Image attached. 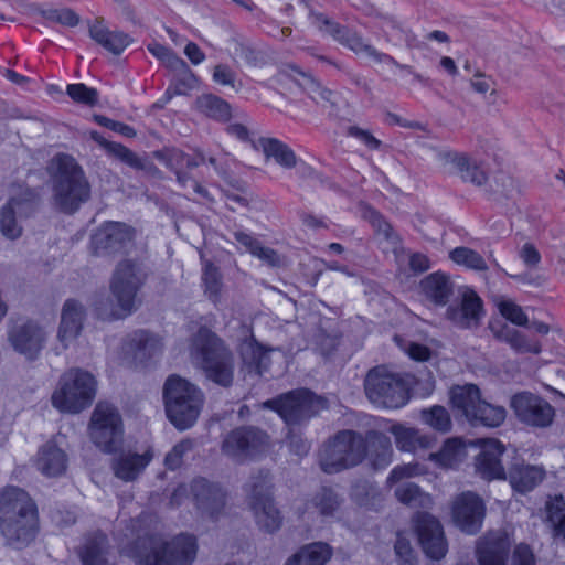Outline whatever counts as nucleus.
Wrapping results in <instances>:
<instances>
[{
    "label": "nucleus",
    "mask_w": 565,
    "mask_h": 565,
    "mask_svg": "<svg viewBox=\"0 0 565 565\" xmlns=\"http://www.w3.org/2000/svg\"><path fill=\"white\" fill-rule=\"evenodd\" d=\"M150 515L130 521L131 535L136 536L131 555L137 565H192L198 544L192 535L180 534L171 540L152 527Z\"/></svg>",
    "instance_id": "f257e3e1"
},
{
    "label": "nucleus",
    "mask_w": 565,
    "mask_h": 565,
    "mask_svg": "<svg viewBox=\"0 0 565 565\" xmlns=\"http://www.w3.org/2000/svg\"><path fill=\"white\" fill-rule=\"evenodd\" d=\"M52 189V205L64 214H74L90 199V184L82 167L68 154L53 157L46 166Z\"/></svg>",
    "instance_id": "f03ea898"
},
{
    "label": "nucleus",
    "mask_w": 565,
    "mask_h": 565,
    "mask_svg": "<svg viewBox=\"0 0 565 565\" xmlns=\"http://www.w3.org/2000/svg\"><path fill=\"white\" fill-rule=\"evenodd\" d=\"M142 265L131 259L120 262L110 280L113 299L102 298L96 311L103 320H117L129 316L136 309L137 295L146 280Z\"/></svg>",
    "instance_id": "7ed1b4c3"
},
{
    "label": "nucleus",
    "mask_w": 565,
    "mask_h": 565,
    "mask_svg": "<svg viewBox=\"0 0 565 565\" xmlns=\"http://www.w3.org/2000/svg\"><path fill=\"white\" fill-rule=\"evenodd\" d=\"M35 529V508L29 494L18 488L0 492V533L17 550L28 545Z\"/></svg>",
    "instance_id": "20e7f679"
},
{
    "label": "nucleus",
    "mask_w": 565,
    "mask_h": 565,
    "mask_svg": "<svg viewBox=\"0 0 565 565\" xmlns=\"http://www.w3.org/2000/svg\"><path fill=\"white\" fill-rule=\"evenodd\" d=\"M192 355L206 380L224 388L233 385L235 355L216 333L200 328L193 338Z\"/></svg>",
    "instance_id": "39448f33"
},
{
    "label": "nucleus",
    "mask_w": 565,
    "mask_h": 565,
    "mask_svg": "<svg viewBox=\"0 0 565 565\" xmlns=\"http://www.w3.org/2000/svg\"><path fill=\"white\" fill-rule=\"evenodd\" d=\"M166 414L172 425L184 430L198 419L204 404V394L194 384L179 375H170L163 385Z\"/></svg>",
    "instance_id": "423d86ee"
},
{
    "label": "nucleus",
    "mask_w": 565,
    "mask_h": 565,
    "mask_svg": "<svg viewBox=\"0 0 565 565\" xmlns=\"http://www.w3.org/2000/svg\"><path fill=\"white\" fill-rule=\"evenodd\" d=\"M366 441L361 433L351 429L338 431L324 443L319 457L321 469L337 473L360 465L366 459Z\"/></svg>",
    "instance_id": "0eeeda50"
},
{
    "label": "nucleus",
    "mask_w": 565,
    "mask_h": 565,
    "mask_svg": "<svg viewBox=\"0 0 565 565\" xmlns=\"http://www.w3.org/2000/svg\"><path fill=\"white\" fill-rule=\"evenodd\" d=\"M96 387L97 382L89 372L70 369L61 376L51 401L60 412L78 414L92 405Z\"/></svg>",
    "instance_id": "6e6552de"
},
{
    "label": "nucleus",
    "mask_w": 565,
    "mask_h": 565,
    "mask_svg": "<svg viewBox=\"0 0 565 565\" xmlns=\"http://www.w3.org/2000/svg\"><path fill=\"white\" fill-rule=\"evenodd\" d=\"M364 391L373 404L384 408H399L409 399L405 381L385 366H375L367 372Z\"/></svg>",
    "instance_id": "1a4fd4ad"
},
{
    "label": "nucleus",
    "mask_w": 565,
    "mask_h": 565,
    "mask_svg": "<svg viewBox=\"0 0 565 565\" xmlns=\"http://www.w3.org/2000/svg\"><path fill=\"white\" fill-rule=\"evenodd\" d=\"M88 435L92 443L106 454L120 449L124 443V426L118 409L109 403H98L90 416Z\"/></svg>",
    "instance_id": "9d476101"
},
{
    "label": "nucleus",
    "mask_w": 565,
    "mask_h": 565,
    "mask_svg": "<svg viewBox=\"0 0 565 565\" xmlns=\"http://www.w3.org/2000/svg\"><path fill=\"white\" fill-rule=\"evenodd\" d=\"M263 405L276 411L287 425H298L324 409L327 402L308 390H296L266 401Z\"/></svg>",
    "instance_id": "9b49d317"
},
{
    "label": "nucleus",
    "mask_w": 565,
    "mask_h": 565,
    "mask_svg": "<svg viewBox=\"0 0 565 565\" xmlns=\"http://www.w3.org/2000/svg\"><path fill=\"white\" fill-rule=\"evenodd\" d=\"M269 446L270 437L266 431L254 426H243L225 436L222 451L230 458L243 462L265 452Z\"/></svg>",
    "instance_id": "f8f14e48"
},
{
    "label": "nucleus",
    "mask_w": 565,
    "mask_h": 565,
    "mask_svg": "<svg viewBox=\"0 0 565 565\" xmlns=\"http://www.w3.org/2000/svg\"><path fill=\"white\" fill-rule=\"evenodd\" d=\"M510 406L521 423L533 427L545 428L555 416L554 407L546 399L530 392L513 395Z\"/></svg>",
    "instance_id": "ddd939ff"
},
{
    "label": "nucleus",
    "mask_w": 565,
    "mask_h": 565,
    "mask_svg": "<svg viewBox=\"0 0 565 565\" xmlns=\"http://www.w3.org/2000/svg\"><path fill=\"white\" fill-rule=\"evenodd\" d=\"M484 510L482 500L470 491L456 497L451 507L454 522L468 534H475L480 530Z\"/></svg>",
    "instance_id": "4468645a"
},
{
    "label": "nucleus",
    "mask_w": 565,
    "mask_h": 565,
    "mask_svg": "<svg viewBox=\"0 0 565 565\" xmlns=\"http://www.w3.org/2000/svg\"><path fill=\"white\" fill-rule=\"evenodd\" d=\"M415 527L426 555L433 559L443 558L447 552V543L439 521L428 513H418Z\"/></svg>",
    "instance_id": "2eb2a0df"
},
{
    "label": "nucleus",
    "mask_w": 565,
    "mask_h": 565,
    "mask_svg": "<svg viewBox=\"0 0 565 565\" xmlns=\"http://www.w3.org/2000/svg\"><path fill=\"white\" fill-rule=\"evenodd\" d=\"M478 445L480 452L475 460L477 472L486 480L504 479L505 470L501 460L504 445L494 438L479 439Z\"/></svg>",
    "instance_id": "dca6fc26"
},
{
    "label": "nucleus",
    "mask_w": 565,
    "mask_h": 565,
    "mask_svg": "<svg viewBox=\"0 0 565 565\" xmlns=\"http://www.w3.org/2000/svg\"><path fill=\"white\" fill-rule=\"evenodd\" d=\"M134 236V228L125 223L108 222L94 234L93 244L97 250L114 254L126 250Z\"/></svg>",
    "instance_id": "f3484780"
},
{
    "label": "nucleus",
    "mask_w": 565,
    "mask_h": 565,
    "mask_svg": "<svg viewBox=\"0 0 565 565\" xmlns=\"http://www.w3.org/2000/svg\"><path fill=\"white\" fill-rule=\"evenodd\" d=\"M33 206V193L29 189L14 192L10 202L0 212V230L3 236L14 239L21 235V227L15 221V215L28 214Z\"/></svg>",
    "instance_id": "a211bd4d"
},
{
    "label": "nucleus",
    "mask_w": 565,
    "mask_h": 565,
    "mask_svg": "<svg viewBox=\"0 0 565 565\" xmlns=\"http://www.w3.org/2000/svg\"><path fill=\"white\" fill-rule=\"evenodd\" d=\"M163 343L160 337L146 330L129 334L122 345L124 354L136 364H141L161 354Z\"/></svg>",
    "instance_id": "6ab92c4d"
},
{
    "label": "nucleus",
    "mask_w": 565,
    "mask_h": 565,
    "mask_svg": "<svg viewBox=\"0 0 565 565\" xmlns=\"http://www.w3.org/2000/svg\"><path fill=\"white\" fill-rule=\"evenodd\" d=\"M191 491L196 507L203 514L211 518L222 512L226 503L225 491L216 483L206 479H195L191 484Z\"/></svg>",
    "instance_id": "aec40b11"
},
{
    "label": "nucleus",
    "mask_w": 565,
    "mask_h": 565,
    "mask_svg": "<svg viewBox=\"0 0 565 565\" xmlns=\"http://www.w3.org/2000/svg\"><path fill=\"white\" fill-rule=\"evenodd\" d=\"M511 546L505 532L487 534L478 543L477 555L479 565H507V556Z\"/></svg>",
    "instance_id": "412c9836"
},
{
    "label": "nucleus",
    "mask_w": 565,
    "mask_h": 565,
    "mask_svg": "<svg viewBox=\"0 0 565 565\" xmlns=\"http://www.w3.org/2000/svg\"><path fill=\"white\" fill-rule=\"evenodd\" d=\"M482 311V300L475 291H466L459 306H450L446 316L459 328H475L479 326Z\"/></svg>",
    "instance_id": "4be33fe9"
},
{
    "label": "nucleus",
    "mask_w": 565,
    "mask_h": 565,
    "mask_svg": "<svg viewBox=\"0 0 565 565\" xmlns=\"http://www.w3.org/2000/svg\"><path fill=\"white\" fill-rule=\"evenodd\" d=\"M150 461L151 456L149 454L121 451L113 458L111 469L118 479L130 482L141 475Z\"/></svg>",
    "instance_id": "5701e85b"
},
{
    "label": "nucleus",
    "mask_w": 565,
    "mask_h": 565,
    "mask_svg": "<svg viewBox=\"0 0 565 565\" xmlns=\"http://www.w3.org/2000/svg\"><path fill=\"white\" fill-rule=\"evenodd\" d=\"M367 448L366 458L374 469H384L392 462L393 448L391 439L384 433L369 430L363 436Z\"/></svg>",
    "instance_id": "b1692460"
},
{
    "label": "nucleus",
    "mask_w": 565,
    "mask_h": 565,
    "mask_svg": "<svg viewBox=\"0 0 565 565\" xmlns=\"http://www.w3.org/2000/svg\"><path fill=\"white\" fill-rule=\"evenodd\" d=\"M445 159L452 164L463 181L470 182L477 186L487 183L488 174L486 169L477 159L466 153L458 152H448L445 154Z\"/></svg>",
    "instance_id": "393cba45"
},
{
    "label": "nucleus",
    "mask_w": 565,
    "mask_h": 565,
    "mask_svg": "<svg viewBox=\"0 0 565 565\" xmlns=\"http://www.w3.org/2000/svg\"><path fill=\"white\" fill-rule=\"evenodd\" d=\"M258 142L265 159L274 161L281 169L292 170L300 162L294 149L277 138L262 137Z\"/></svg>",
    "instance_id": "a878e982"
},
{
    "label": "nucleus",
    "mask_w": 565,
    "mask_h": 565,
    "mask_svg": "<svg viewBox=\"0 0 565 565\" xmlns=\"http://www.w3.org/2000/svg\"><path fill=\"white\" fill-rule=\"evenodd\" d=\"M282 74L294 79L316 103L334 104L333 92L323 87L311 74L303 72L295 64H287Z\"/></svg>",
    "instance_id": "bb28decb"
},
{
    "label": "nucleus",
    "mask_w": 565,
    "mask_h": 565,
    "mask_svg": "<svg viewBox=\"0 0 565 565\" xmlns=\"http://www.w3.org/2000/svg\"><path fill=\"white\" fill-rule=\"evenodd\" d=\"M542 467L514 462L509 469V481L512 488L521 493L533 490L544 479Z\"/></svg>",
    "instance_id": "cd10ccee"
},
{
    "label": "nucleus",
    "mask_w": 565,
    "mask_h": 565,
    "mask_svg": "<svg viewBox=\"0 0 565 565\" xmlns=\"http://www.w3.org/2000/svg\"><path fill=\"white\" fill-rule=\"evenodd\" d=\"M420 289L428 300L437 306H445L454 294V284L449 276L436 271L422 279Z\"/></svg>",
    "instance_id": "c85d7f7f"
},
{
    "label": "nucleus",
    "mask_w": 565,
    "mask_h": 565,
    "mask_svg": "<svg viewBox=\"0 0 565 565\" xmlns=\"http://www.w3.org/2000/svg\"><path fill=\"white\" fill-rule=\"evenodd\" d=\"M342 45L348 46L355 53H364L367 56L372 57L375 62L386 63L396 66L399 70H409L408 65L398 63L394 57L386 53L379 52L371 44L366 43L364 39L349 29H344L342 33V38L338 40Z\"/></svg>",
    "instance_id": "c756f323"
},
{
    "label": "nucleus",
    "mask_w": 565,
    "mask_h": 565,
    "mask_svg": "<svg viewBox=\"0 0 565 565\" xmlns=\"http://www.w3.org/2000/svg\"><path fill=\"white\" fill-rule=\"evenodd\" d=\"M238 350L242 361L249 373L254 372L257 375H262L267 371L270 363L268 351L253 335L244 339Z\"/></svg>",
    "instance_id": "7c9ffc66"
},
{
    "label": "nucleus",
    "mask_w": 565,
    "mask_h": 565,
    "mask_svg": "<svg viewBox=\"0 0 565 565\" xmlns=\"http://www.w3.org/2000/svg\"><path fill=\"white\" fill-rule=\"evenodd\" d=\"M450 403L454 409L460 412L468 422L475 417V409L480 403V390L475 384L456 385L449 392Z\"/></svg>",
    "instance_id": "2f4dec72"
},
{
    "label": "nucleus",
    "mask_w": 565,
    "mask_h": 565,
    "mask_svg": "<svg viewBox=\"0 0 565 565\" xmlns=\"http://www.w3.org/2000/svg\"><path fill=\"white\" fill-rule=\"evenodd\" d=\"M89 36L115 55H119L131 42L128 34L109 31L102 20H96L89 26Z\"/></svg>",
    "instance_id": "473e14b6"
},
{
    "label": "nucleus",
    "mask_w": 565,
    "mask_h": 565,
    "mask_svg": "<svg viewBox=\"0 0 565 565\" xmlns=\"http://www.w3.org/2000/svg\"><path fill=\"white\" fill-rule=\"evenodd\" d=\"M85 317L84 307L76 300L70 299L63 306L58 337L62 341L76 338L81 332Z\"/></svg>",
    "instance_id": "72a5a7b5"
},
{
    "label": "nucleus",
    "mask_w": 565,
    "mask_h": 565,
    "mask_svg": "<svg viewBox=\"0 0 565 565\" xmlns=\"http://www.w3.org/2000/svg\"><path fill=\"white\" fill-rule=\"evenodd\" d=\"M390 433L394 436L396 447L401 451L415 452L417 449L428 448L430 445V439L422 435L418 429L402 424L391 426Z\"/></svg>",
    "instance_id": "f704fd0d"
},
{
    "label": "nucleus",
    "mask_w": 565,
    "mask_h": 565,
    "mask_svg": "<svg viewBox=\"0 0 565 565\" xmlns=\"http://www.w3.org/2000/svg\"><path fill=\"white\" fill-rule=\"evenodd\" d=\"M248 507L253 511L256 523L262 530L273 533L280 529L282 518L273 498L255 502Z\"/></svg>",
    "instance_id": "c9c22d12"
},
{
    "label": "nucleus",
    "mask_w": 565,
    "mask_h": 565,
    "mask_svg": "<svg viewBox=\"0 0 565 565\" xmlns=\"http://www.w3.org/2000/svg\"><path fill=\"white\" fill-rule=\"evenodd\" d=\"M332 556V548L322 542L303 546L285 565H324Z\"/></svg>",
    "instance_id": "e433bc0d"
},
{
    "label": "nucleus",
    "mask_w": 565,
    "mask_h": 565,
    "mask_svg": "<svg viewBox=\"0 0 565 565\" xmlns=\"http://www.w3.org/2000/svg\"><path fill=\"white\" fill-rule=\"evenodd\" d=\"M247 504H254L273 498V483L268 470L260 469L253 473L245 486Z\"/></svg>",
    "instance_id": "4c0bfd02"
},
{
    "label": "nucleus",
    "mask_w": 565,
    "mask_h": 565,
    "mask_svg": "<svg viewBox=\"0 0 565 565\" xmlns=\"http://www.w3.org/2000/svg\"><path fill=\"white\" fill-rule=\"evenodd\" d=\"M343 503L333 489L323 487L318 490L307 504V509H315L321 516H334Z\"/></svg>",
    "instance_id": "58836bf2"
},
{
    "label": "nucleus",
    "mask_w": 565,
    "mask_h": 565,
    "mask_svg": "<svg viewBox=\"0 0 565 565\" xmlns=\"http://www.w3.org/2000/svg\"><path fill=\"white\" fill-rule=\"evenodd\" d=\"M491 330L498 340L507 342L518 353L539 354L541 352L539 342H530L524 334L513 328L503 326L499 330L494 328Z\"/></svg>",
    "instance_id": "ea45409f"
},
{
    "label": "nucleus",
    "mask_w": 565,
    "mask_h": 565,
    "mask_svg": "<svg viewBox=\"0 0 565 565\" xmlns=\"http://www.w3.org/2000/svg\"><path fill=\"white\" fill-rule=\"evenodd\" d=\"M473 415L475 417L472 416L469 422L472 426L495 428L504 422L507 411L502 406L493 405L481 399Z\"/></svg>",
    "instance_id": "a19ab883"
},
{
    "label": "nucleus",
    "mask_w": 565,
    "mask_h": 565,
    "mask_svg": "<svg viewBox=\"0 0 565 565\" xmlns=\"http://www.w3.org/2000/svg\"><path fill=\"white\" fill-rule=\"evenodd\" d=\"M9 340L15 351L21 354L30 353L34 343L33 322L18 319L10 330Z\"/></svg>",
    "instance_id": "79ce46f5"
},
{
    "label": "nucleus",
    "mask_w": 565,
    "mask_h": 565,
    "mask_svg": "<svg viewBox=\"0 0 565 565\" xmlns=\"http://www.w3.org/2000/svg\"><path fill=\"white\" fill-rule=\"evenodd\" d=\"M106 152L108 156L119 160L120 162L136 169L146 170L148 172H158V169L152 163H146L134 151L121 143H107Z\"/></svg>",
    "instance_id": "37998d69"
},
{
    "label": "nucleus",
    "mask_w": 565,
    "mask_h": 565,
    "mask_svg": "<svg viewBox=\"0 0 565 565\" xmlns=\"http://www.w3.org/2000/svg\"><path fill=\"white\" fill-rule=\"evenodd\" d=\"M66 455L52 444H47L42 457V472L49 477L62 475L66 469Z\"/></svg>",
    "instance_id": "c03bdc74"
},
{
    "label": "nucleus",
    "mask_w": 565,
    "mask_h": 565,
    "mask_svg": "<svg viewBox=\"0 0 565 565\" xmlns=\"http://www.w3.org/2000/svg\"><path fill=\"white\" fill-rule=\"evenodd\" d=\"M38 13L47 22H56L64 26H76L81 19L79 15L70 8H54L51 6H42L38 8Z\"/></svg>",
    "instance_id": "a18cd8bd"
},
{
    "label": "nucleus",
    "mask_w": 565,
    "mask_h": 565,
    "mask_svg": "<svg viewBox=\"0 0 565 565\" xmlns=\"http://www.w3.org/2000/svg\"><path fill=\"white\" fill-rule=\"evenodd\" d=\"M202 280L204 285V294L214 303L221 299L222 277L218 268L212 263L206 262L203 267Z\"/></svg>",
    "instance_id": "49530a36"
},
{
    "label": "nucleus",
    "mask_w": 565,
    "mask_h": 565,
    "mask_svg": "<svg viewBox=\"0 0 565 565\" xmlns=\"http://www.w3.org/2000/svg\"><path fill=\"white\" fill-rule=\"evenodd\" d=\"M422 420L431 428L447 433L451 428V418L444 406L435 405L420 411Z\"/></svg>",
    "instance_id": "de8ad7c7"
},
{
    "label": "nucleus",
    "mask_w": 565,
    "mask_h": 565,
    "mask_svg": "<svg viewBox=\"0 0 565 565\" xmlns=\"http://www.w3.org/2000/svg\"><path fill=\"white\" fill-rule=\"evenodd\" d=\"M395 495L399 502L414 508L425 507L429 502V497L413 482L398 486Z\"/></svg>",
    "instance_id": "09e8293b"
},
{
    "label": "nucleus",
    "mask_w": 565,
    "mask_h": 565,
    "mask_svg": "<svg viewBox=\"0 0 565 565\" xmlns=\"http://www.w3.org/2000/svg\"><path fill=\"white\" fill-rule=\"evenodd\" d=\"M452 262L473 270H487L488 266L483 257L468 247H457L449 254Z\"/></svg>",
    "instance_id": "8fccbe9b"
},
{
    "label": "nucleus",
    "mask_w": 565,
    "mask_h": 565,
    "mask_svg": "<svg viewBox=\"0 0 565 565\" xmlns=\"http://www.w3.org/2000/svg\"><path fill=\"white\" fill-rule=\"evenodd\" d=\"M495 305L502 317H504L513 324L520 327L527 326V316L525 315L523 309L513 300L500 296L495 298Z\"/></svg>",
    "instance_id": "3c124183"
},
{
    "label": "nucleus",
    "mask_w": 565,
    "mask_h": 565,
    "mask_svg": "<svg viewBox=\"0 0 565 565\" xmlns=\"http://www.w3.org/2000/svg\"><path fill=\"white\" fill-rule=\"evenodd\" d=\"M200 109L209 117L225 120L230 117V105L223 99L205 95L198 99Z\"/></svg>",
    "instance_id": "603ef678"
},
{
    "label": "nucleus",
    "mask_w": 565,
    "mask_h": 565,
    "mask_svg": "<svg viewBox=\"0 0 565 565\" xmlns=\"http://www.w3.org/2000/svg\"><path fill=\"white\" fill-rule=\"evenodd\" d=\"M547 519L557 531L565 537V500L562 495L551 498L546 503Z\"/></svg>",
    "instance_id": "864d4df0"
},
{
    "label": "nucleus",
    "mask_w": 565,
    "mask_h": 565,
    "mask_svg": "<svg viewBox=\"0 0 565 565\" xmlns=\"http://www.w3.org/2000/svg\"><path fill=\"white\" fill-rule=\"evenodd\" d=\"M465 448L459 439H448L440 451L434 455L438 461L446 467H452L461 460Z\"/></svg>",
    "instance_id": "5fc2aeb1"
},
{
    "label": "nucleus",
    "mask_w": 565,
    "mask_h": 565,
    "mask_svg": "<svg viewBox=\"0 0 565 565\" xmlns=\"http://www.w3.org/2000/svg\"><path fill=\"white\" fill-rule=\"evenodd\" d=\"M370 222L379 237H382L384 242L390 244L392 247H396L399 244V237L394 232L392 225L387 223L382 215L375 211L370 212Z\"/></svg>",
    "instance_id": "6e6d98bb"
},
{
    "label": "nucleus",
    "mask_w": 565,
    "mask_h": 565,
    "mask_svg": "<svg viewBox=\"0 0 565 565\" xmlns=\"http://www.w3.org/2000/svg\"><path fill=\"white\" fill-rule=\"evenodd\" d=\"M154 157L164 163L167 168L174 171V173L184 169V160H186V154L179 149L167 148L161 151H156Z\"/></svg>",
    "instance_id": "4d7b16f0"
},
{
    "label": "nucleus",
    "mask_w": 565,
    "mask_h": 565,
    "mask_svg": "<svg viewBox=\"0 0 565 565\" xmlns=\"http://www.w3.org/2000/svg\"><path fill=\"white\" fill-rule=\"evenodd\" d=\"M66 93L76 103H82L88 106L97 104V90L95 88L87 87L85 84H70L66 88Z\"/></svg>",
    "instance_id": "13d9d810"
},
{
    "label": "nucleus",
    "mask_w": 565,
    "mask_h": 565,
    "mask_svg": "<svg viewBox=\"0 0 565 565\" xmlns=\"http://www.w3.org/2000/svg\"><path fill=\"white\" fill-rule=\"evenodd\" d=\"M149 52L160 60L166 66L170 68H178L179 66L185 65L183 60H181L172 50L169 47L159 44L152 43L148 45Z\"/></svg>",
    "instance_id": "bf43d9fd"
},
{
    "label": "nucleus",
    "mask_w": 565,
    "mask_h": 565,
    "mask_svg": "<svg viewBox=\"0 0 565 565\" xmlns=\"http://www.w3.org/2000/svg\"><path fill=\"white\" fill-rule=\"evenodd\" d=\"M394 340L397 343V345L402 350H404L411 359H413L415 361H420V362H424V361H427L430 359L431 352L426 345L415 343V342H408L397 335L394 338Z\"/></svg>",
    "instance_id": "052dcab7"
},
{
    "label": "nucleus",
    "mask_w": 565,
    "mask_h": 565,
    "mask_svg": "<svg viewBox=\"0 0 565 565\" xmlns=\"http://www.w3.org/2000/svg\"><path fill=\"white\" fill-rule=\"evenodd\" d=\"M518 256L523 265L532 270L537 269L542 260L540 250L531 242H526L518 248Z\"/></svg>",
    "instance_id": "680f3d73"
},
{
    "label": "nucleus",
    "mask_w": 565,
    "mask_h": 565,
    "mask_svg": "<svg viewBox=\"0 0 565 565\" xmlns=\"http://www.w3.org/2000/svg\"><path fill=\"white\" fill-rule=\"evenodd\" d=\"M424 471L418 463H407L396 466L387 477V483L394 484L403 479L412 478L422 475Z\"/></svg>",
    "instance_id": "e2e57ef3"
},
{
    "label": "nucleus",
    "mask_w": 565,
    "mask_h": 565,
    "mask_svg": "<svg viewBox=\"0 0 565 565\" xmlns=\"http://www.w3.org/2000/svg\"><path fill=\"white\" fill-rule=\"evenodd\" d=\"M192 441L182 440L177 444L172 450L166 456L164 462L169 469H177L182 463V457L184 454L189 452L192 449Z\"/></svg>",
    "instance_id": "0e129e2a"
},
{
    "label": "nucleus",
    "mask_w": 565,
    "mask_h": 565,
    "mask_svg": "<svg viewBox=\"0 0 565 565\" xmlns=\"http://www.w3.org/2000/svg\"><path fill=\"white\" fill-rule=\"evenodd\" d=\"M213 79L217 84L235 88L236 74L230 66L218 64L214 67Z\"/></svg>",
    "instance_id": "69168bd1"
},
{
    "label": "nucleus",
    "mask_w": 565,
    "mask_h": 565,
    "mask_svg": "<svg viewBox=\"0 0 565 565\" xmlns=\"http://www.w3.org/2000/svg\"><path fill=\"white\" fill-rule=\"evenodd\" d=\"M511 565H535L532 550L525 544L518 545L513 551Z\"/></svg>",
    "instance_id": "338daca9"
},
{
    "label": "nucleus",
    "mask_w": 565,
    "mask_h": 565,
    "mask_svg": "<svg viewBox=\"0 0 565 565\" xmlns=\"http://www.w3.org/2000/svg\"><path fill=\"white\" fill-rule=\"evenodd\" d=\"M395 553L403 561L404 565H414V554L411 543L403 539L398 537L395 542Z\"/></svg>",
    "instance_id": "774afa93"
}]
</instances>
